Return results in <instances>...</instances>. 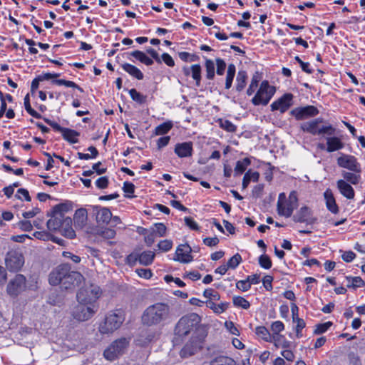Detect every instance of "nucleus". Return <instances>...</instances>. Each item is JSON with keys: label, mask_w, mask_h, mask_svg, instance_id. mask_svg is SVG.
Returning a JSON list of instances; mask_svg holds the SVG:
<instances>
[{"label": "nucleus", "mask_w": 365, "mask_h": 365, "mask_svg": "<svg viewBox=\"0 0 365 365\" xmlns=\"http://www.w3.org/2000/svg\"><path fill=\"white\" fill-rule=\"evenodd\" d=\"M155 256L154 252L148 250L144 251L139 255L131 254L128 257V260L129 262L138 260L140 264L147 266L152 264Z\"/></svg>", "instance_id": "obj_18"}, {"label": "nucleus", "mask_w": 365, "mask_h": 365, "mask_svg": "<svg viewBox=\"0 0 365 365\" xmlns=\"http://www.w3.org/2000/svg\"><path fill=\"white\" fill-rule=\"evenodd\" d=\"M27 280L21 274H16L6 285V293L12 298H16L28 289Z\"/></svg>", "instance_id": "obj_7"}, {"label": "nucleus", "mask_w": 365, "mask_h": 365, "mask_svg": "<svg viewBox=\"0 0 365 365\" xmlns=\"http://www.w3.org/2000/svg\"><path fill=\"white\" fill-rule=\"evenodd\" d=\"M232 302L234 306L244 309H247L250 307V303L246 299L240 296L233 297Z\"/></svg>", "instance_id": "obj_42"}, {"label": "nucleus", "mask_w": 365, "mask_h": 365, "mask_svg": "<svg viewBox=\"0 0 365 365\" xmlns=\"http://www.w3.org/2000/svg\"><path fill=\"white\" fill-rule=\"evenodd\" d=\"M247 73L245 71H240L236 78V89L237 91H242L246 85Z\"/></svg>", "instance_id": "obj_38"}, {"label": "nucleus", "mask_w": 365, "mask_h": 365, "mask_svg": "<svg viewBox=\"0 0 365 365\" xmlns=\"http://www.w3.org/2000/svg\"><path fill=\"white\" fill-rule=\"evenodd\" d=\"M191 247L188 245H179L175 251V257L174 260L181 263H189L192 261L191 255Z\"/></svg>", "instance_id": "obj_16"}, {"label": "nucleus", "mask_w": 365, "mask_h": 365, "mask_svg": "<svg viewBox=\"0 0 365 365\" xmlns=\"http://www.w3.org/2000/svg\"><path fill=\"white\" fill-rule=\"evenodd\" d=\"M14 219V214L10 211H3L0 214V226H3V220L11 221Z\"/></svg>", "instance_id": "obj_61"}, {"label": "nucleus", "mask_w": 365, "mask_h": 365, "mask_svg": "<svg viewBox=\"0 0 365 365\" xmlns=\"http://www.w3.org/2000/svg\"><path fill=\"white\" fill-rule=\"evenodd\" d=\"M160 59H161V62L163 61L167 66H168L170 67H173L175 65V61H174L173 58H172V56L170 54H168L167 53H163Z\"/></svg>", "instance_id": "obj_64"}, {"label": "nucleus", "mask_w": 365, "mask_h": 365, "mask_svg": "<svg viewBox=\"0 0 365 365\" xmlns=\"http://www.w3.org/2000/svg\"><path fill=\"white\" fill-rule=\"evenodd\" d=\"M98 309L97 305H88L86 303H79L72 310V316L80 322H84L91 319Z\"/></svg>", "instance_id": "obj_10"}, {"label": "nucleus", "mask_w": 365, "mask_h": 365, "mask_svg": "<svg viewBox=\"0 0 365 365\" xmlns=\"http://www.w3.org/2000/svg\"><path fill=\"white\" fill-rule=\"evenodd\" d=\"M101 290L96 285H90L82 288L77 294V300L79 303H86L88 305H97V299L100 297Z\"/></svg>", "instance_id": "obj_9"}, {"label": "nucleus", "mask_w": 365, "mask_h": 365, "mask_svg": "<svg viewBox=\"0 0 365 365\" xmlns=\"http://www.w3.org/2000/svg\"><path fill=\"white\" fill-rule=\"evenodd\" d=\"M236 72V68L234 64H229L227 71L225 88L230 89L232 86L233 78Z\"/></svg>", "instance_id": "obj_37"}, {"label": "nucleus", "mask_w": 365, "mask_h": 365, "mask_svg": "<svg viewBox=\"0 0 365 365\" xmlns=\"http://www.w3.org/2000/svg\"><path fill=\"white\" fill-rule=\"evenodd\" d=\"M130 56L140 61L146 66H150L153 63V61L149 58L145 53L140 51H134L130 53Z\"/></svg>", "instance_id": "obj_35"}, {"label": "nucleus", "mask_w": 365, "mask_h": 365, "mask_svg": "<svg viewBox=\"0 0 365 365\" xmlns=\"http://www.w3.org/2000/svg\"><path fill=\"white\" fill-rule=\"evenodd\" d=\"M236 287L242 292H247L250 289L251 286L250 285L247 280L245 279L243 280L238 281L236 283Z\"/></svg>", "instance_id": "obj_62"}, {"label": "nucleus", "mask_w": 365, "mask_h": 365, "mask_svg": "<svg viewBox=\"0 0 365 365\" xmlns=\"http://www.w3.org/2000/svg\"><path fill=\"white\" fill-rule=\"evenodd\" d=\"M250 163L251 161L248 158H245L242 160H238L235 168V173L238 175L242 174Z\"/></svg>", "instance_id": "obj_40"}, {"label": "nucleus", "mask_w": 365, "mask_h": 365, "mask_svg": "<svg viewBox=\"0 0 365 365\" xmlns=\"http://www.w3.org/2000/svg\"><path fill=\"white\" fill-rule=\"evenodd\" d=\"M332 325L331 322H327L325 323L319 324L316 326L314 333L317 334H321L326 332Z\"/></svg>", "instance_id": "obj_53"}, {"label": "nucleus", "mask_w": 365, "mask_h": 365, "mask_svg": "<svg viewBox=\"0 0 365 365\" xmlns=\"http://www.w3.org/2000/svg\"><path fill=\"white\" fill-rule=\"evenodd\" d=\"M259 178V174L257 171L248 170L244 175L242 180V188L245 189L251 181L257 182Z\"/></svg>", "instance_id": "obj_32"}, {"label": "nucleus", "mask_w": 365, "mask_h": 365, "mask_svg": "<svg viewBox=\"0 0 365 365\" xmlns=\"http://www.w3.org/2000/svg\"><path fill=\"white\" fill-rule=\"evenodd\" d=\"M270 342L273 343L277 348L287 349L292 346V342L288 341L282 334L272 335Z\"/></svg>", "instance_id": "obj_27"}, {"label": "nucleus", "mask_w": 365, "mask_h": 365, "mask_svg": "<svg viewBox=\"0 0 365 365\" xmlns=\"http://www.w3.org/2000/svg\"><path fill=\"white\" fill-rule=\"evenodd\" d=\"M319 113L318 109L313 106L297 108L292 111V114L297 120H302L309 117H313Z\"/></svg>", "instance_id": "obj_17"}, {"label": "nucleus", "mask_w": 365, "mask_h": 365, "mask_svg": "<svg viewBox=\"0 0 365 365\" xmlns=\"http://www.w3.org/2000/svg\"><path fill=\"white\" fill-rule=\"evenodd\" d=\"M219 123L220 126L228 132H234L236 130V126L228 120L220 119Z\"/></svg>", "instance_id": "obj_51"}, {"label": "nucleus", "mask_w": 365, "mask_h": 365, "mask_svg": "<svg viewBox=\"0 0 365 365\" xmlns=\"http://www.w3.org/2000/svg\"><path fill=\"white\" fill-rule=\"evenodd\" d=\"M82 279L83 276L80 273L70 272L68 265L62 264L51 272L48 280L51 285L62 284L65 289H68L77 285Z\"/></svg>", "instance_id": "obj_1"}, {"label": "nucleus", "mask_w": 365, "mask_h": 365, "mask_svg": "<svg viewBox=\"0 0 365 365\" xmlns=\"http://www.w3.org/2000/svg\"><path fill=\"white\" fill-rule=\"evenodd\" d=\"M125 319L123 312L117 309L110 312L106 317L105 322L100 327L102 334H108L118 329Z\"/></svg>", "instance_id": "obj_5"}, {"label": "nucleus", "mask_w": 365, "mask_h": 365, "mask_svg": "<svg viewBox=\"0 0 365 365\" xmlns=\"http://www.w3.org/2000/svg\"><path fill=\"white\" fill-rule=\"evenodd\" d=\"M88 212L85 208L78 209L73 216L76 229H83L87 224Z\"/></svg>", "instance_id": "obj_21"}, {"label": "nucleus", "mask_w": 365, "mask_h": 365, "mask_svg": "<svg viewBox=\"0 0 365 365\" xmlns=\"http://www.w3.org/2000/svg\"><path fill=\"white\" fill-rule=\"evenodd\" d=\"M54 128H56L58 130H59L61 133L63 138L66 140L68 141L71 143H78V137L79 136V133L77 131L66 128H62L57 124L55 125Z\"/></svg>", "instance_id": "obj_24"}, {"label": "nucleus", "mask_w": 365, "mask_h": 365, "mask_svg": "<svg viewBox=\"0 0 365 365\" xmlns=\"http://www.w3.org/2000/svg\"><path fill=\"white\" fill-rule=\"evenodd\" d=\"M347 287L354 289L362 287L365 285L364 281L360 277H346Z\"/></svg>", "instance_id": "obj_36"}, {"label": "nucleus", "mask_w": 365, "mask_h": 365, "mask_svg": "<svg viewBox=\"0 0 365 365\" xmlns=\"http://www.w3.org/2000/svg\"><path fill=\"white\" fill-rule=\"evenodd\" d=\"M16 197L19 200H22L23 198H24L28 202L31 201V197L29 196V191L24 188H20L17 190Z\"/></svg>", "instance_id": "obj_60"}, {"label": "nucleus", "mask_w": 365, "mask_h": 365, "mask_svg": "<svg viewBox=\"0 0 365 365\" xmlns=\"http://www.w3.org/2000/svg\"><path fill=\"white\" fill-rule=\"evenodd\" d=\"M128 345L125 339H120L113 342L105 351L104 356L109 361H113L123 354Z\"/></svg>", "instance_id": "obj_11"}, {"label": "nucleus", "mask_w": 365, "mask_h": 365, "mask_svg": "<svg viewBox=\"0 0 365 365\" xmlns=\"http://www.w3.org/2000/svg\"><path fill=\"white\" fill-rule=\"evenodd\" d=\"M200 322L199 317L196 314H191L181 317L178 322L174 330V341L178 343L190 334Z\"/></svg>", "instance_id": "obj_3"}, {"label": "nucleus", "mask_w": 365, "mask_h": 365, "mask_svg": "<svg viewBox=\"0 0 365 365\" xmlns=\"http://www.w3.org/2000/svg\"><path fill=\"white\" fill-rule=\"evenodd\" d=\"M200 347L198 341H190L181 349L180 355L182 358H187L196 353Z\"/></svg>", "instance_id": "obj_26"}, {"label": "nucleus", "mask_w": 365, "mask_h": 365, "mask_svg": "<svg viewBox=\"0 0 365 365\" xmlns=\"http://www.w3.org/2000/svg\"><path fill=\"white\" fill-rule=\"evenodd\" d=\"M281 355L289 361H293L294 359V354L289 348L283 349L281 351Z\"/></svg>", "instance_id": "obj_63"}, {"label": "nucleus", "mask_w": 365, "mask_h": 365, "mask_svg": "<svg viewBox=\"0 0 365 365\" xmlns=\"http://www.w3.org/2000/svg\"><path fill=\"white\" fill-rule=\"evenodd\" d=\"M336 161L340 168L358 173L361 171V165L354 155L341 153Z\"/></svg>", "instance_id": "obj_13"}, {"label": "nucleus", "mask_w": 365, "mask_h": 365, "mask_svg": "<svg viewBox=\"0 0 365 365\" xmlns=\"http://www.w3.org/2000/svg\"><path fill=\"white\" fill-rule=\"evenodd\" d=\"M72 223L71 217L58 215L53 212V216L47 222V227L51 231H55L62 226L69 225Z\"/></svg>", "instance_id": "obj_15"}, {"label": "nucleus", "mask_w": 365, "mask_h": 365, "mask_svg": "<svg viewBox=\"0 0 365 365\" xmlns=\"http://www.w3.org/2000/svg\"><path fill=\"white\" fill-rule=\"evenodd\" d=\"M324 197L327 210L333 214L339 212V207L336 203V200L332 191L327 189L324 192Z\"/></svg>", "instance_id": "obj_22"}, {"label": "nucleus", "mask_w": 365, "mask_h": 365, "mask_svg": "<svg viewBox=\"0 0 365 365\" xmlns=\"http://www.w3.org/2000/svg\"><path fill=\"white\" fill-rule=\"evenodd\" d=\"M121 67L129 75L137 78L138 80H142L144 77L141 71L132 64L125 63L122 64Z\"/></svg>", "instance_id": "obj_29"}, {"label": "nucleus", "mask_w": 365, "mask_h": 365, "mask_svg": "<svg viewBox=\"0 0 365 365\" xmlns=\"http://www.w3.org/2000/svg\"><path fill=\"white\" fill-rule=\"evenodd\" d=\"M322 118H317L308 122H305L301 125V129L303 131L309 133L312 135L334 134L335 132V129L332 125H319V124L322 123Z\"/></svg>", "instance_id": "obj_8"}, {"label": "nucleus", "mask_w": 365, "mask_h": 365, "mask_svg": "<svg viewBox=\"0 0 365 365\" xmlns=\"http://www.w3.org/2000/svg\"><path fill=\"white\" fill-rule=\"evenodd\" d=\"M170 309L165 303H155L145 309L142 315V322L144 324L152 326L163 324L169 319Z\"/></svg>", "instance_id": "obj_2"}, {"label": "nucleus", "mask_w": 365, "mask_h": 365, "mask_svg": "<svg viewBox=\"0 0 365 365\" xmlns=\"http://www.w3.org/2000/svg\"><path fill=\"white\" fill-rule=\"evenodd\" d=\"M210 365H236V362L230 356L218 355L211 359Z\"/></svg>", "instance_id": "obj_28"}, {"label": "nucleus", "mask_w": 365, "mask_h": 365, "mask_svg": "<svg viewBox=\"0 0 365 365\" xmlns=\"http://www.w3.org/2000/svg\"><path fill=\"white\" fill-rule=\"evenodd\" d=\"M73 209V203L71 202H66L58 204L53 207V212L58 215L64 216V215Z\"/></svg>", "instance_id": "obj_33"}, {"label": "nucleus", "mask_w": 365, "mask_h": 365, "mask_svg": "<svg viewBox=\"0 0 365 365\" xmlns=\"http://www.w3.org/2000/svg\"><path fill=\"white\" fill-rule=\"evenodd\" d=\"M293 323L295 324L294 329L297 338L302 337V329L306 326L305 322L299 317H296V319L293 320Z\"/></svg>", "instance_id": "obj_45"}, {"label": "nucleus", "mask_w": 365, "mask_h": 365, "mask_svg": "<svg viewBox=\"0 0 365 365\" xmlns=\"http://www.w3.org/2000/svg\"><path fill=\"white\" fill-rule=\"evenodd\" d=\"M25 262L22 253L16 250H10L6 257L5 263L10 272H18L24 266Z\"/></svg>", "instance_id": "obj_12"}, {"label": "nucleus", "mask_w": 365, "mask_h": 365, "mask_svg": "<svg viewBox=\"0 0 365 365\" xmlns=\"http://www.w3.org/2000/svg\"><path fill=\"white\" fill-rule=\"evenodd\" d=\"M342 175L346 182H349L353 185H356L357 183H359L361 178L359 173L354 172H344L342 173Z\"/></svg>", "instance_id": "obj_41"}, {"label": "nucleus", "mask_w": 365, "mask_h": 365, "mask_svg": "<svg viewBox=\"0 0 365 365\" xmlns=\"http://www.w3.org/2000/svg\"><path fill=\"white\" fill-rule=\"evenodd\" d=\"M193 148L192 142L177 143L175 146V153L179 158H187L192 155Z\"/></svg>", "instance_id": "obj_20"}, {"label": "nucleus", "mask_w": 365, "mask_h": 365, "mask_svg": "<svg viewBox=\"0 0 365 365\" xmlns=\"http://www.w3.org/2000/svg\"><path fill=\"white\" fill-rule=\"evenodd\" d=\"M276 92L274 86H271L267 81H263L252 99L255 106L267 105Z\"/></svg>", "instance_id": "obj_6"}, {"label": "nucleus", "mask_w": 365, "mask_h": 365, "mask_svg": "<svg viewBox=\"0 0 365 365\" xmlns=\"http://www.w3.org/2000/svg\"><path fill=\"white\" fill-rule=\"evenodd\" d=\"M71 225H64L61 227L63 235L70 239H73L76 237V233L74 230L72 228Z\"/></svg>", "instance_id": "obj_56"}, {"label": "nucleus", "mask_w": 365, "mask_h": 365, "mask_svg": "<svg viewBox=\"0 0 365 365\" xmlns=\"http://www.w3.org/2000/svg\"><path fill=\"white\" fill-rule=\"evenodd\" d=\"M259 264L262 268L266 269H268L271 268V267H272L271 259L266 255H262L259 257Z\"/></svg>", "instance_id": "obj_54"}, {"label": "nucleus", "mask_w": 365, "mask_h": 365, "mask_svg": "<svg viewBox=\"0 0 365 365\" xmlns=\"http://www.w3.org/2000/svg\"><path fill=\"white\" fill-rule=\"evenodd\" d=\"M297 205L298 198L296 192H291L288 197L284 192H282L278 197L277 212L281 216L289 217Z\"/></svg>", "instance_id": "obj_4"}, {"label": "nucleus", "mask_w": 365, "mask_h": 365, "mask_svg": "<svg viewBox=\"0 0 365 365\" xmlns=\"http://www.w3.org/2000/svg\"><path fill=\"white\" fill-rule=\"evenodd\" d=\"M173 128L171 121L165 122L160 124L155 128L154 133L155 135H161L168 133Z\"/></svg>", "instance_id": "obj_39"}, {"label": "nucleus", "mask_w": 365, "mask_h": 365, "mask_svg": "<svg viewBox=\"0 0 365 365\" xmlns=\"http://www.w3.org/2000/svg\"><path fill=\"white\" fill-rule=\"evenodd\" d=\"M242 262V257L240 254L237 253L232 256L227 262V266L229 269H235Z\"/></svg>", "instance_id": "obj_48"}, {"label": "nucleus", "mask_w": 365, "mask_h": 365, "mask_svg": "<svg viewBox=\"0 0 365 365\" xmlns=\"http://www.w3.org/2000/svg\"><path fill=\"white\" fill-rule=\"evenodd\" d=\"M226 329L232 335L239 336L240 332L235 324L231 321H227L225 323Z\"/></svg>", "instance_id": "obj_57"}, {"label": "nucleus", "mask_w": 365, "mask_h": 365, "mask_svg": "<svg viewBox=\"0 0 365 365\" xmlns=\"http://www.w3.org/2000/svg\"><path fill=\"white\" fill-rule=\"evenodd\" d=\"M129 94L131 98L137 103H143L145 101V97L134 88L129 91Z\"/></svg>", "instance_id": "obj_52"}, {"label": "nucleus", "mask_w": 365, "mask_h": 365, "mask_svg": "<svg viewBox=\"0 0 365 365\" xmlns=\"http://www.w3.org/2000/svg\"><path fill=\"white\" fill-rule=\"evenodd\" d=\"M293 95L292 93H285L271 104V110H279L281 113L287 111L293 104Z\"/></svg>", "instance_id": "obj_14"}, {"label": "nucleus", "mask_w": 365, "mask_h": 365, "mask_svg": "<svg viewBox=\"0 0 365 365\" xmlns=\"http://www.w3.org/2000/svg\"><path fill=\"white\" fill-rule=\"evenodd\" d=\"M216 66H217V74L219 76H222L225 73L226 68V63L224 60L221 58L216 59Z\"/></svg>", "instance_id": "obj_58"}, {"label": "nucleus", "mask_w": 365, "mask_h": 365, "mask_svg": "<svg viewBox=\"0 0 365 365\" xmlns=\"http://www.w3.org/2000/svg\"><path fill=\"white\" fill-rule=\"evenodd\" d=\"M150 230L158 237H162L165 236L167 228L163 223H155L152 227H150Z\"/></svg>", "instance_id": "obj_44"}, {"label": "nucleus", "mask_w": 365, "mask_h": 365, "mask_svg": "<svg viewBox=\"0 0 365 365\" xmlns=\"http://www.w3.org/2000/svg\"><path fill=\"white\" fill-rule=\"evenodd\" d=\"M294 219L296 222L308 224H312L315 221V219L312 217V210L307 206L302 207L294 216Z\"/></svg>", "instance_id": "obj_19"}, {"label": "nucleus", "mask_w": 365, "mask_h": 365, "mask_svg": "<svg viewBox=\"0 0 365 365\" xmlns=\"http://www.w3.org/2000/svg\"><path fill=\"white\" fill-rule=\"evenodd\" d=\"M215 63L210 59H206L205 61V68H206V77L207 79L212 80L215 77Z\"/></svg>", "instance_id": "obj_46"}, {"label": "nucleus", "mask_w": 365, "mask_h": 365, "mask_svg": "<svg viewBox=\"0 0 365 365\" xmlns=\"http://www.w3.org/2000/svg\"><path fill=\"white\" fill-rule=\"evenodd\" d=\"M24 107L26 110L33 117L36 118H39L41 117L40 114L38 113L35 110H34L30 104L29 96L26 95L24 98Z\"/></svg>", "instance_id": "obj_50"}, {"label": "nucleus", "mask_w": 365, "mask_h": 365, "mask_svg": "<svg viewBox=\"0 0 365 365\" xmlns=\"http://www.w3.org/2000/svg\"><path fill=\"white\" fill-rule=\"evenodd\" d=\"M53 83H56L58 86H65L66 87H69V88H78V86L73 81H66V80H64V79H58V80H54L53 81Z\"/></svg>", "instance_id": "obj_59"}, {"label": "nucleus", "mask_w": 365, "mask_h": 365, "mask_svg": "<svg viewBox=\"0 0 365 365\" xmlns=\"http://www.w3.org/2000/svg\"><path fill=\"white\" fill-rule=\"evenodd\" d=\"M205 303L207 307L213 311L214 313L218 314L223 313L228 308V303L227 302L215 304V301L207 300Z\"/></svg>", "instance_id": "obj_30"}, {"label": "nucleus", "mask_w": 365, "mask_h": 365, "mask_svg": "<svg viewBox=\"0 0 365 365\" xmlns=\"http://www.w3.org/2000/svg\"><path fill=\"white\" fill-rule=\"evenodd\" d=\"M255 334L259 338L267 342H270L272 338L269 331L264 326L257 327L255 328Z\"/></svg>", "instance_id": "obj_34"}, {"label": "nucleus", "mask_w": 365, "mask_h": 365, "mask_svg": "<svg viewBox=\"0 0 365 365\" xmlns=\"http://www.w3.org/2000/svg\"><path fill=\"white\" fill-rule=\"evenodd\" d=\"M203 296L207 299V300L218 301L220 299L219 293L213 289L208 288L204 290Z\"/></svg>", "instance_id": "obj_47"}, {"label": "nucleus", "mask_w": 365, "mask_h": 365, "mask_svg": "<svg viewBox=\"0 0 365 365\" xmlns=\"http://www.w3.org/2000/svg\"><path fill=\"white\" fill-rule=\"evenodd\" d=\"M326 142V151L328 153H332L341 150L344 147V143L342 142L341 138L336 136L327 137Z\"/></svg>", "instance_id": "obj_23"}, {"label": "nucleus", "mask_w": 365, "mask_h": 365, "mask_svg": "<svg viewBox=\"0 0 365 365\" xmlns=\"http://www.w3.org/2000/svg\"><path fill=\"white\" fill-rule=\"evenodd\" d=\"M192 77L195 81L196 86H200L201 80V66L199 64L192 65L190 67Z\"/></svg>", "instance_id": "obj_43"}, {"label": "nucleus", "mask_w": 365, "mask_h": 365, "mask_svg": "<svg viewBox=\"0 0 365 365\" xmlns=\"http://www.w3.org/2000/svg\"><path fill=\"white\" fill-rule=\"evenodd\" d=\"M284 330V325L281 321H275L271 324L272 335H279Z\"/></svg>", "instance_id": "obj_49"}, {"label": "nucleus", "mask_w": 365, "mask_h": 365, "mask_svg": "<svg viewBox=\"0 0 365 365\" xmlns=\"http://www.w3.org/2000/svg\"><path fill=\"white\" fill-rule=\"evenodd\" d=\"M336 186L340 193L347 199H353L354 197V190L349 183L344 180H339L336 182Z\"/></svg>", "instance_id": "obj_25"}, {"label": "nucleus", "mask_w": 365, "mask_h": 365, "mask_svg": "<svg viewBox=\"0 0 365 365\" xmlns=\"http://www.w3.org/2000/svg\"><path fill=\"white\" fill-rule=\"evenodd\" d=\"M112 218V213L107 207L101 208L96 215V220L98 222L108 224Z\"/></svg>", "instance_id": "obj_31"}, {"label": "nucleus", "mask_w": 365, "mask_h": 365, "mask_svg": "<svg viewBox=\"0 0 365 365\" xmlns=\"http://www.w3.org/2000/svg\"><path fill=\"white\" fill-rule=\"evenodd\" d=\"M173 247V242L170 240H161L158 244V247L162 252H168Z\"/></svg>", "instance_id": "obj_55"}]
</instances>
